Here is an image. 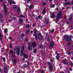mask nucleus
I'll list each match as a JSON object with an SVG mask.
<instances>
[{
    "label": "nucleus",
    "instance_id": "obj_36",
    "mask_svg": "<svg viewBox=\"0 0 73 73\" xmlns=\"http://www.w3.org/2000/svg\"><path fill=\"white\" fill-rule=\"evenodd\" d=\"M23 66L25 68H26V67H27V64H25L23 65Z\"/></svg>",
    "mask_w": 73,
    "mask_h": 73
},
{
    "label": "nucleus",
    "instance_id": "obj_4",
    "mask_svg": "<svg viewBox=\"0 0 73 73\" xmlns=\"http://www.w3.org/2000/svg\"><path fill=\"white\" fill-rule=\"evenodd\" d=\"M24 46L23 45L22 46V48L21 51L20 55L21 56H23V51H24Z\"/></svg>",
    "mask_w": 73,
    "mask_h": 73
},
{
    "label": "nucleus",
    "instance_id": "obj_42",
    "mask_svg": "<svg viewBox=\"0 0 73 73\" xmlns=\"http://www.w3.org/2000/svg\"><path fill=\"white\" fill-rule=\"evenodd\" d=\"M46 3H43L42 5H46Z\"/></svg>",
    "mask_w": 73,
    "mask_h": 73
},
{
    "label": "nucleus",
    "instance_id": "obj_18",
    "mask_svg": "<svg viewBox=\"0 0 73 73\" xmlns=\"http://www.w3.org/2000/svg\"><path fill=\"white\" fill-rule=\"evenodd\" d=\"M71 4V3L69 2H67L65 3V5H70Z\"/></svg>",
    "mask_w": 73,
    "mask_h": 73
},
{
    "label": "nucleus",
    "instance_id": "obj_52",
    "mask_svg": "<svg viewBox=\"0 0 73 73\" xmlns=\"http://www.w3.org/2000/svg\"><path fill=\"white\" fill-rule=\"evenodd\" d=\"M25 40L26 41H28L29 40L28 39H27V38H26Z\"/></svg>",
    "mask_w": 73,
    "mask_h": 73
},
{
    "label": "nucleus",
    "instance_id": "obj_34",
    "mask_svg": "<svg viewBox=\"0 0 73 73\" xmlns=\"http://www.w3.org/2000/svg\"><path fill=\"white\" fill-rule=\"evenodd\" d=\"M41 73H45V72L43 70H42L41 72Z\"/></svg>",
    "mask_w": 73,
    "mask_h": 73
},
{
    "label": "nucleus",
    "instance_id": "obj_60",
    "mask_svg": "<svg viewBox=\"0 0 73 73\" xmlns=\"http://www.w3.org/2000/svg\"><path fill=\"white\" fill-rule=\"evenodd\" d=\"M46 36H47V35H48V33H46Z\"/></svg>",
    "mask_w": 73,
    "mask_h": 73
},
{
    "label": "nucleus",
    "instance_id": "obj_19",
    "mask_svg": "<svg viewBox=\"0 0 73 73\" xmlns=\"http://www.w3.org/2000/svg\"><path fill=\"white\" fill-rule=\"evenodd\" d=\"M42 13H43V14H45V13H46V11H45V9H44L43 10Z\"/></svg>",
    "mask_w": 73,
    "mask_h": 73
},
{
    "label": "nucleus",
    "instance_id": "obj_11",
    "mask_svg": "<svg viewBox=\"0 0 73 73\" xmlns=\"http://www.w3.org/2000/svg\"><path fill=\"white\" fill-rule=\"evenodd\" d=\"M63 62L64 65H68V62H66V60H63Z\"/></svg>",
    "mask_w": 73,
    "mask_h": 73
},
{
    "label": "nucleus",
    "instance_id": "obj_10",
    "mask_svg": "<svg viewBox=\"0 0 73 73\" xmlns=\"http://www.w3.org/2000/svg\"><path fill=\"white\" fill-rule=\"evenodd\" d=\"M36 42H33L32 44V46L33 47V48H35V47H36Z\"/></svg>",
    "mask_w": 73,
    "mask_h": 73
},
{
    "label": "nucleus",
    "instance_id": "obj_15",
    "mask_svg": "<svg viewBox=\"0 0 73 73\" xmlns=\"http://www.w3.org/2000/svg\"><path fill=\"white\" fill-rule=\"evenodd\" d=\"M39 46L40 49H42L43 48V46L41 43L40 44H39Z\"/></svg>",
    "mask_w": 73,
    "mask_h": 73
},
{
    "label": "nucleus",
    "instance_id": "obj_37",
    "mask_svg": "<svg viewBox=\"0 0 73 73\" xmlns=\"http://www.w3.org/2000/svg\"><path fill=\"white\" fill-rule=\"evenodd\" d=\"M67 53H68V54L69 55H70V54H71V53H70V52H67Z\"/></svg>",
    "mask_w": 73,
    "mask_h": 73
},
{
    "label": "nucleus",
    "instance_id": "obj_51",
    "mask_svg": "<svg viewBox=\"0 0 73 73\" xmlns=\"http://www.w3.org/2000/svg\"><path fill=\"white\" fill-rule=\"evenodd\" d=\"M47 40L48 41H50V39H49V38H48L47 39Z\"/></svg>",
    "mask_w": 73,
    "mask_h": 73
},
{
    "label": "nucleus",
    "instance_id": "obj_47",
    "mask_svg": "<svg viewBox=\"0 0 73 73\" xmlns=\"http://www.w3.org/2000/svg\"><path fill=\"white\" fill-rule=\"evenodd\" d=\"M10 48H12V44H10Z\"/></svg>",
    "mask_w": 73,
    "mask_h": 73
},
{
    "label": "nucleus",
    "instance_id": "obj_63",
    "mask_svg": "<svg viewBox=\"0 0 73 73\" xmlns=\"http://www.w3.org/2000/svg\"><path fill=\"white\" fill-rule=\"evenodd\" d=\"M59 53H58L57 54V56H59Z\"/></svg>",
    "mask_w": 73,
    "mask_h": 73
},
{
    "label": "nucleus",
    "instance_id": "obj_41",
    "mask_svg": "<svg viewBox=\"0 0 73 73\" xmlns=\"http://www.w3.org/2000/svg\"><path fill=\"white\" fill-rule=\"evenodd\" d=\"M12 20H16V18L14 17H13V18H12Z\"/></svg>",
    "mask_w": 73,
    "mask_h": 73
},
{
    "label": "nucleus",
    "instance_id": "obj_57",
    "mask_svg": "<svg viewBox=\"0 0 73 73\" xmlns=\"http://www.w3.org/2000/svg\"><path fill=\"white\" fill-rule=\"evenodd\" d=\"M36 20H38V19H39V18H38V17H36Z\"/></svg>",
    "mask_w": 73,
    "mask_h": 73
},
{
    "label": "nucleus",
    "instance_id": "obj_21",
    "mask_svg": "<svg viewBox=\"0 0 73 73\" xmlns=\"http://www.w3.org/2000/svg\"><path fill=\"white\" fill-rule=\"evenodd\" d=\"M7 29H4V33H7Z\"/></svg>",
    "mask_w": 73,
    "mask_h": 73
},
{
    "label": "nucleus",
    "instance_id": "obj_40",
    "mask_svg": "<svg viewBox=\"0 0 73 73\" xmlns=\"http://www.w3.org/2000/svg\"><path fill=\"white\" fill-rule=\"evenodd\" d=\"M3 60L4 62L5 61V58H3Z\"/></svg>",
    "mask_w": 73,
    "mask_h": 73
},
{
    "label": "nucleus",
    "instance_id": "obj_6",
    "mask_svg": "<svg viewBox=\"0 0 73 73\" xmlns=\"http://www.w3.org/2000/svg\"><path fill=\"white\" fill-rule=\"evenodd\" d=\"M28 48L29 50H32V44H31L30 43H29V44Z\"/></svg>",
    "mask_w": 73,
    "mask_h": 73
},
{
    "label": "nucleus",
    "instance_id": "obj_28",
    "mask_svg": "<svg viewBox=\"0 0 73 73\" xmlns=\"http://www.w3.org/2000/svg\"><path fill=\"white\" fill-rule=\"evenodd\" d=\"M33 5H30V9H32V7H33Z\"/></svg>",
    "mask_w": 73,
    "mask_h": 73
},
{
    "label": "nucleus",
    "instance_id": "obj_24",
    "mask_svg": "<svg viewBox=\"0 0 73 73\" xmlns=\"http://www.w3.org/2000/svg\"><path fill=\"white\" fill-rule=\"evenodd\" d=\"M56 58L57 60H58L60 59V56H56Z\"/></svg>",
    "mask_w": 73,
    "mask_h": 73
},
{
    "label": "nucleus",
    "instance_id": "obj_17",
    "mask_svg": "<svg viewBox=\"0 0 73 73\" xmlns=\"http://www.w3.org/2000/svg\"><path fill=\"white\" fill-rule=\"evenodd\" d=\"M54 17H55V15H54V14L53 13L52 14V16H51V18L53 19V18H54Z\"/></svg>",
    "mask_w": 73,
    "mask_h": 73
},
{
    "label": "nucleus",
    "instance_id": "obj_64",
    "mask_svg": "<svg viewBox=\"0 0 73 73\" xmlns=\"http://www.w3.org/2000/svg\"><path fill=\"white\" fill-rule=\"evenodd\" d=\"M24 15H25V16H26V15H27V14H26L25 13H24Z\"/></svg>",
    "mask_w": 73,
    "mask_h": 73
},
{
    "label": "nucleus",
    "instance_id": "obj_9",
    "mask_svg": "<svg viewBox=\"0 0 73 73\" xmlns=\"http://www.w3.org/2000/svg\"><path fill=\"white\" fill-rule=\"evenodd\" d=\"M14 50H18L17 52V55H19L20 54V50L19 48H17L14 49Z\"/></svg>",
    "mask_w": 73,
    "mask_h": 73
},
{
    "label": "nucleus",
    "instance_id": "obj_49",
    "mask_svg": "<svg viewBox=\"0 0 73 73\" xmlns=\"http://www.w3.org/2000/svg\"><path fill=\"white\" fill-rule=\"evenodd\" d=\"M13 8L14 9H16L17 8V7H13Z\"/></svg>",
    "mask_w": 73,
    "mask_h": 73
},
{
    "label": "nucleus",
    "instance_id": "obj_56",
    "mask_svg": "<svg viewBox=\"0 0 73 73\" xmlns=\"http://www.w3.org/2000/svg\"><path fill=\"white\" fill-rule=\"evenodd\" d=\"M0 72H1V73H3V72L1 71V68H0Z\"/></svg>",
    "mask_w": 73,
    "mask_h": 73
},
{
    "label": "nucleus",
    "instance_id": "obj_31",
    "mask_svg": "<svg viewBox=\"0 0 73 73\" xmlns=\"http://www.w3.org/2000/svg\"><path fill=\"white\" fill-rule=\"evenodd\" d=\"M70 42H69L67 44V45L69 46L70 45Z\"/></svg>",
    "mask_w": 73,
    "mask_h": 73
},
{
    "label": "nucleus",
    "instance_id": "obj_32",
    "mask_svg": "<svg viewBox=\"0 0 73 73\" xmlns=\"http://www.w3.org/2000/svg\"><path fill=\"white\" fill-rule=\"evenodd\" d=\"M54 6H55V5H54V4H53V5H52L51 6V8H53V7H54Z\"/></svg>",
    "mask_w": 73,
    "mask_h": 73
},
{
    "label": "nucleus",
    "instance_id": "obj_33",
    "mask_svg": "<svg viewBox=\"0 0 73 73\" xmlns=\"http://www.w3.org/2000/svg\"><path fill=\"white\" fill-rule=\"evenodd\" d=\"M27 63L28 65H30V63L28 62H27Z\"/></svg>",
    "mask_w": 73,
    "mask_h": 73
},
{
    "label": "nucleus",
    "instance_id": "obj_8",
    "mask_svg": "<svg viewBox=\"0 0 73 73\" xmlns=\"http://www.w3.org/2000/svg\"><path fill=\"white\" fill-rule=\"evenodd\" d=\"M38 38L39 40H42V35H41V34L39 33L38 34Z\"/></svg>",
    "mask_w": 73,
    "mask_h": 73
},
{
    "label": "nucleus",
    "instance_id": "obj_54",
    "mask_svg": "<svg viewBox=\"0 0 73 73\" xmlns=\"http://www.w3.org/2000/svg\"><path fill=\"white\" fill-rule=\"evenodd\" d=\"M14 62H16V60L14 59Z\"/></svg>",
    "mask_w": 73,
    "mask_h": 73
},
{
    "label": "nucleus",
    "instance_id": "obj_58",
    "mask_svg": "<svg viewBox=\"0 0 73 73\" xmlns=\"http://www.w3.org/2000/svg\"><path fill=\"white\" fill-rule=\"evenodd\" d=\"M13 4H16V3L14 1H13Z\"/></svg>",
    "mask_w": 73,
    "mask_h": 73
},
{
    "label": "nucleus",
    "instance_id": "obj_48",
    "mask_svg": "<svg viewBox=\"0 0 73 73\" xmlns=\"http://www.w3.org/2000/svg\"><path fill=\"white\" fill-rule=\"evenodd\" d=\"M9 39H10V40L11 39H12V37H9Z\"/></svg>",
    "mask_w": 73,
    "mask_h": 73
},
{
    "label": "nucleus",
    "instance_id": "obj_2",
    "mask_svg": "<svg viewBox=\"0 0 73 73\" xmlns=\"http://www.w3.org/2000/svg\"><path fill=\"white\" fill-rule=\"evenodd\" d=\"M48 65L49 68L50 72H52V71L53 70V64L51 63L50 62H48Z\"/></svg>",
    "mask_w": 73,
    "mask_h": 73
},
{
    "label": "nucleus",
    "instance_id": "obj_46",
    "mask_svg": "<svg viewBox=\"0 0 73 73\" xmlns=\"http://www.w3.org/2000/svg\"><path fill=\"white\" fill-rule=\"evenodd\" d=\"M70 65H71L72 66L73 65V63L72 62H71L70 63Z\"/></svg>",
    "mask_w": 73,
    "mask_h": 73
},
{
    "label": "nucleus",
    "instance_id": "obj_59",
    "mask_svg": "<svg viewBox=\"0 0 73 73\" xmlns=\"http://www.w3.org/2000/svg\"><path fill=\"white\" fill-rule=\"evenodd\" d=\"M70 37L71 38H73V36H72V35H70Z\"/></svg>",
    "mask_w": 73,
    "mask_h": 73
},
{
    "label": "nucleus",
    "instance_id": "obj_26",
    "mask_svg": "<svg viewBox=\"0 0 73 73\" xmlns=\"http://www.w3.org/2000/svg\"><path fill=\"white\" fill-rule=\"evenodd\" d=\"M36 50H37L36 49H35L33 51V52L34 53H36Z\"/></svg>",
    "mask_w": 73,
    "mask_h": 73
},
{
    "label": "nucleus",
    "instance_id": "obj_62",
    "mask_svg": "<svg viewBox=\"0 0 73 73\" xmlns=\"http://www.w3.org/2000/svg\"><path fill=\"white\" fill-rule=\"evenodd\" d=\"M33 27H35V24H33Z\"/></svg>",
    "mask_w": 73,
    "mask_h": 73
},
{
    "label": "nucleus",
    "instance_id": "obj_23",
    "mask_svg": "<svg viewBox=\"0 0 73 73\" xmlns=\"http://www.w3.org/2000/svg\"><path fill=\"white\" fill-rule=\"evenodd\" d=\"M19 17H25V16L21 15H19Z\"/></svg>",
    "mask_w": 73,
    "mask_h": 73
},
{
    "label": "nucleus",
    "instance_id": "obj_29",
    "mask_svg": "<svg viewBox=\"0 0 73 73\" xmlns=\"http://www.w3.org/2000/svg\"><path fill=\"white\" fill-rule=\"evenodd\" d=\"M0 37H3V35L1 34H0Z\"/></svg>",
    "mask_w": 73,
    "mask_h": 73
},
{
    "label": "nucleus",
    "instance_id": "obj_20",
    "mask_svg": "<svg viewBox=\"0 0 73 73\" xmlns=\"http://www.w3.org/2000/svg\"><path fill=\"white\" fill-rule=\"evenodd\" d=\"M4 72L5 73H8V72H7V68L6 67H5V68Z\"/></svg>",
    "mask_w": 73,
    "mask_h": 73
},
{
    "label": "nucleus",
    "instance_id": "obj_16",
    "mask_svg": "<svg viewBox=\"0 0 73 73\" xmlns=\"http://www.w3.org/2000/svg\"><path fill=\"white\" fill-rule=\"evenodd\" d=\"M19 40H20L21 41H22L23 40V38H22V37H21V36H20L19 37Z\"/></svg>",
    "mask_w": 73,
    "mask_h": 73
},
{
    "label": "nucleus",
    "instance_id": "obj_27",
    "mask_svg": "<svg viewBox=\"0 0 73 73\" xmlns=\"http://www.w3.org/2000/svg\"><path fill=\"white\" fill-rule=\"evenodd\" d=\"M44 21L46 24H48V22L46 20H45Z\"/></svg>",
    "mask_w": 73,
    "mask_h": 73
},
{
    "label": "nucleus",
    "instance_id": "obj_39",
    "mask_svg": "<svg viewBox=\"0 0 73 73\" xmlns=\"http://www.w3.org/2000/svg\"><path fill=\"white\" fill-rule=\"evenodd\" d=\"M37 31L36 30H34V32L35 33H36V32Z\"/></svg>",
    "mask_w": 73,
    "mask_h": 73
},
{
    "label": "nucleus",
    "instance_id": "obj_5",
    "mask_svg": "<svg viewBox=\"0 0 73 73\" xmlns=\"http://www.w3.org/2000/svg\"><path fill=\"white\" fill-rule=\"evenodd\" d=\"M54 45V41H51V43L49 45V46L50 47V48H52L53 47Z\"/></svg>",
    "mask_w": 73,
    "mask_h": 73
},
{
    "label": "nucleus",
    "instance_id": "obj_53",
    "mask_svg": "<svg viewBox=\"0 0 73 73\" xmlns=\"http://www.w3.org/2000/svg\"><path fill=\"white\" fill-rule=\"evenodd\" d=\"M50 61H51V62H53V59H50Z\"/></svg>",
    "mask_w": 73,
    "mask_h": 73
},
{
    "label": "nucleus",
    "instance_id": "obj_22",
    "mask_svg": "<svg viewBox=\"0 0 73 73\" xmlns=\"http://www.w3.org/2000/svg\"><path fill=\"white\" fill-rule=\"evenodd\" d=\"M20 8H18L17 12H18V13H19V12H20Z\"/></svg>",
    "mask_w": 73,
    "mask_h": 73
},
{
    "label": "nucleus",
    "instance_id": "obj_25",
    "mask_svg": "<svg viewBox=\"0 0 73 73\" xmlns=\"http://www.w3.org/2000/svg\"><path fill=\"white\" fill-rule=\"evenodd\" d=\"M26 27L27 28H29V24L27 25Z\"/></svg>",
    "mask_w": 73,
    "mask_h": 73
},
{
    "label": "nucleus",
    "instance_id": "obj_30",
    "mask_svg": "<svg viewBox=\"0 0 73 73\" xmlns=\"http://www.w3.org/2000/svg\"><path fill=\"white\" fill-rule=\"evenodd\" d=\"M72 16H70V21H72Z\"/></svg>",
    "mask_w": 73,
    "mask_h": 73
},
{
    "label": "nucleus",
    "instance_id": "obj_1",
    "mask_svg": "<svg viewBox=\"0 0 73 73\" xmlns=\"http://www.w3.org/2000/svg\"><path fill=\"white\" fill-rule=\"evenodd\" d=\"M62 17V13H61V11H60L57 13L56 17V23H58V21L59 19H61Z\"/></svg>",
    "mask_w": 73,
    "mask_h": 73
},
{
    "label": "nucleus",
    "instance_id": "obj_7",
    "mask_svg": "<svg viewBox=\"0 0 73 73\" xmlns=\"http://www.w3.org/2000/svg\"><path fill=\"white\" fill-rule=\"evenodd\" d=\"M3 6L4 7V8L5 9V15H7V9L6 8V7H7V6L4 4H3Z\"/></svg>",
    "mask_w": 73,
    "mask_h": 73
},
{
    "label": "nucleus",
    "instance_id": "obj_45",
    "mask_svg": "<svg viewBox=\"0 0 73 73\" xmlns=\"http://www.w3.org/2000/svg\"><path fill=\"white\" fill-rule=\"evenodd\" d=\"M38 18L39 19H40V18H41V16H38Z\"/></svg>",
    "mask_w": 73,
    "mask_h": 73
},
{
    "label": "nucleus",
    "instance_id": "obj_35",
    "mask_svg": "<svg viewBox=\"0 0 73 73\" xmlns=\"http://www.w3.org/2000/svg\"><path fill=\"white\" fill-rule=\"evenodd\" d=\"M24 58H27L28 57V56L27 55H25L24 56Z\"/></svg>",
    "mask_w": 73,
    "mask_h": 73
},
{
    "label": "nucleus",
    "instance_id": "obj_3",
    "mask_svg": "<svg viewBox=\"0 0 73 73\" xmlns=\"http://www.w3.org/2000/svg\"><path fill=\"white\" fill-rule=\"evenodd\" d=\"M64 39H65V40H66L67 41L69 42L70 41V40H71V38L70 37H69V36H65L64 37Z\"/></svg>",
    "mask_w": 73,
    "mask_h": 73
},
{
    "label": "nucleus",
    "instance_id": "obj_14",
    "mask_svg": "<svg viewBox=\"0 0 73 73\" xmlns=\"http://www.w3.org/2000/svg\"><path fill=\"white\" fill-rule=\"evenodd\" d=\"M33 35L34 36H35L36 40H37V39H38L37 35H36V34H33Z\"/></svg>",
    "mask_w": 73,
    "mask_h": 73
},
{
    "label": "nucleus",
    "instance_id": "obj_43",
    "mask_svg": "<svg viewBox=\"0 0 73 73\" xmlns=\"http://www.w3.org/2000/svg\"><path fill=\"white\" fill-rule=\"evenodd\" d=\"M23 55L24 56H25L26 55H25V52H23Z\"/></svg>",
    "mask_w": 73,
    "mask_h": 73
},
{
    "label": "nucleus",
    "instance_id": "obj_13",
    "mask_svg": "<svg viewBox=\"0 0 73 73\" xmlns=\"http://www.w3.org/2000/svg\"><path fill=\"white\" fill-rule=\"evenodd\" d=\"M13 50H10L9 51V52L10 53H12V56L13 57H15V55H13Z\"/></svg>",
    "mask_w": 73,
    "mask_h": 73
},
{
    "label": "nucleus",
    "instance_id": "obj_38",
    "mask_svg": "<svg viewBox=\"0 0 73 73\" xmlns=\"http://www.w3.org/2000/svg\"><path fill=\"white\" fill-rule=\"evenodd\" d=\"M25 35H24V34H22L21 35V36L22 37H24V36Z\"/></svg>",
    "mask_w": 73,
    "mask_h": 73
},
{
    "label": "nucleus",
    "instance_id": "obj_12",
    "mask_svg": "<svg viewBox=\"0 0 73 73\" xmlns=\"http://www.w3.org/2000/svg\"><path fill=\"white\" fill-rule=\"evenodd\" d=\"M23 21V19H22L20 18L19 20V23H22Z\"/></svg>",
    "mask_w": 73,
    "mask_h": 73
},
{
    "label": "nucleus",
    "instance_id": "obj_61",
    "mask_svg": "<svg viewBox=\"0 0 73 73\" xmlns=\"http://www.w3.org/2000/svg\"><path fill=\"white\" fill-rule=\"evenodd\" d=\"M0 16H1V17H2L3 16V14H1Z\"/></svg>",
    "mask_w": 73,
    "mask_h": 73
},
{
    "label": "nucleus",
    "instance_id": "obj_55",
    "mask_svg": "<svg viewBox=\"0 0 73 73\" xmlns=\"http://www.w3.org/2000/svg\"><path fill=\"white\" fill-rule=\"evenodd\" d=\"M10 5H11L12 4V1H11L10 2Z\"/></svg>",
    "mask_w": 73,
    "mask_h": 73
},
{
    "label": "nucleus",
    "instance_id": "obj_50",
    "mask_svg": "<svg viewBox=\"0 0 73 73\" xmlns=\"http://www.w3.org/2000/svg\"><path fill=\"white\" fill-rule=\"evenodd\" d=\"M51 32L52 33H53V32H54V30H51Z\"/></svg>",
    "mask_w": 73,
    "mask_h": 73
},
{
    "label": "nucleus",
    "instance_id": "obj_44",
    "mask_svg": "<svg viewBox=\"0 0 73 73\" xmlns=\"http://www.w3.org/2000/svg\"><path fill=\"white\" fill-rule=\"evenodd\" d=\"M66 23L67 24H69V21H67V22H66Z\"/></svg>",
    "mask_w": 73,
    "mask_h": 73
}]
</instances>
